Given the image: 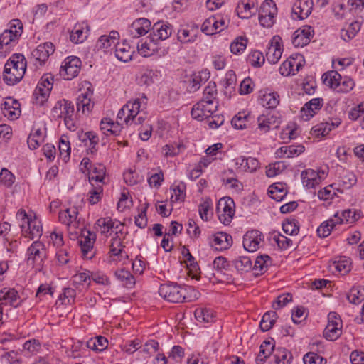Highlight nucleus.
Wrapping results in <instances>:
<instances>
[{
	"instance_id": "f257e3e1",
	"label": "nucleus",
	"mask_w": 364,
	"mask_h": 364,
	"mask_svg": "<svg viewBox=\"0 0 364 364\" xmlns=\"http://www.w3.org/2000/svg\"><path fill=\"white\" fill-rule=\"evenodd\" d=\"M26 60L22 54H14L4 65V80L8 85H14L23 77Z\"/></svg>"
},
{
	"instance_id": "f03ea898",
	"label": "nucleus",
	"mask_w": 364,
	"mask_h": 364,
	"mask_svg": "<svg viewBox=\"0 0 364 364\" xmlns=\"http://www.w3.org/2000/svg\"><path fill=\"white\" fill-rule=\"evenodd\" d=\"M186 289L174 283L163 284L159 289V295L165 300L172 303L186 301Z\"/></svg>"
},
{
	"instance_id": "7ed1b4c3",
	"label": "nucleus",
	"mask_w": 364,
	"mask_h": 364,
	"mask_svg": "<svg viewBox=\"0 0 364 364\" xmlns=\"http://www.w3.org/2000/svg\"><path fill=\"white\" fill-rule=\"evenodd\" d=\"M234 206L235 203L230 198H223L219 200L216 212L221 223L228 225L231 222L235 214Z\"/></svg>"
},
{
	"instance_id": "20e7f679",
	"label": "nucleus",
	"mask_w": 364,
	"mask_h": 364,
	"mask_svg": "<svg viewBox=\"0 0 364 364\" xmlns=\"http://www.w3.org/2000/svg\"><path fill=\"white\" fill-rule=\"evenodd\" d=\"M27 262L29 265L42 266L43 260L46 257V250L45 245L38 241H35L28 248Z\"/></svg>"
},
{
	"instance_id": "39448f33",
	"label": "nucleus",
	"mask_w": 364,
	"mask_h": 364,
	"mask_svg": "<svg viewBox=\"0 0 364 364\" xmlns=\"http://www.w3.org/2000/svg\"><path fill=\"white\" fill-rule=\"evenodd\" d=\"M81 60L77 57H68L61 65L60 75L67 80L76 77L80 70Z\"/></svg>"
},
{
	"instance_id": "423d86ee",
	"label": "nucleus",
	"mask_w": 364,
	"mask_h": 364,
	"mask_svg": "<svg viewBox=\"0 0 364 364\" xmlns=\"http://www.w3.org/2000/svg\"><path fill=\"white\" fill-rule=\"evenodd\" d=\"M218 109V102H199L193 105L191 109V116L193 119L202 121L212 117Z\"/></svg>"
},
{
	"instance_id": "0eeeda50",
	"label": "nucleus",
	"mask_w": 364,
	"mask_h": 364,
	"mask_svg": "<svg viewBox=\"0 0 364 364\" xmlns=\"http://www.w3.org/2000/svg\"><path fill=\"white\" fill-rule=\"evenodd\" d=\"M23 29V25L20 20L14 19L11 21L10 28L5 30L0 35V46H8L11 42L17 39L21 35Z\"/></svg>"
},
{
	"instance_id": "6e6552de",
	"label": "nucleus",
	"mask_w": 364,
	"mask_h": 364,
	"mask_svg": "<svg viewBox=\"0 0 364 364\" xmlns=\"http://www.w3.org/2000/svg\"><path fill=\"white\" fill-rule=\"evenodd\" d=\"M96 240V235L90 230L82 231V235L78 241L83 257L92 259L95 255L93 246Z\"/></svg>"
},
{
	"instance_id": "1a4fd4ad",
	"label": "nucleus",
	"mask_w": 364,
	"mask_h": 364,
	"mask_svg": "<svg viewBox=\"0 0 364 364\" xmlns=\"http://www.w3.org/2000/svg\"><path fill=\"white\" fill-rule=\"evenodd\" d=\"M264 240L263 234L257 230L247 231L243 236V247L250 252H253L259 248V244Z\"/></svg>"
},
{
	"instance_id": "9d476101",
	"label": "nucleus",
	"mask_w": 364,
	"mask_h": 364,
	"mask_svg": "<svg viewBox=\"0 0 364 364\" xmlns=\"http://www.w3.org/2000/svg\"><path fill=\"white\" fill-rule=\"evenodd\" d=\"M227 27L226 21L223 17L213 16L207 18L203 23L201 31L206 35H213L223 31Z\"/></svg>"
},
{
	"instance_id": "9b49d317",
	"label": "nucleus",
	"mask_w": 364,
	"mask_h": 364,
	"mask_svg": "<svg viewBox=\"0 0 364 364\" xmlns=\"http://www.w3.org/2000/svg\"><path fill=\"white\" fill-rule=\"evenodd\" d=\"M172 31L173 29L171 25L163 22H157L153 25L149 38L151 42L156 43L159 41H164L171 35Z\"/></svg>"
},
{
	"instance_id": "f8f14e48",
	"label": "nucleus",
	"mask_w": 364,
	"mask_h": 364,
	"mask_svg": "<svg viewBox=\"0 0 364 364\" xmlns=\"http://www.w3.org/2000/svg\"><path fill=\"white\" fill-rule=\"evenodd\" d=\"M151 21L145 18L136 19L128 28L129 35L136 38L146 35L151 29Z\"/></svg>"
},
{
	"instance_id": "ddd939ff",
	"label": "nucleus",
	"mask_w": 364,
	"mask_h": 364,
	"mask_svg": "<svg viewBox=\"0 0 364 364\" xmlns=\"http://www.w3.org/2000/svg\"><path fill=\"white\" fill-rule=\"evenodd\" d=\"M282 39L279 36H274L269 43L266 53V58L271 64L277 63L282 54Z\"/></svg>"
},
{
	"instance_id": "4468645a",
	"label": "nucleus",
	"mask_w": 364,
	"mask_h": 364,
	"mask_svg": "<svg viewBox=\"0 0 364 364\" xmlns=\"http://www.w3.org/2000/svg\"><path fill=\"white\" fill-rule=\"evenodd\" d=\"M313 5L312 0H296L292 6V14L300 20L306 18L312 11Z\"/></svg>"
},
{
	"instance_id": "2eb2a0df",
	"label": "nucleus",
	"mask_w": 364,
	"mask_h": 364,
	"mask_svg": "<svg viewBox=\"0 0 364 364\" xmlns=\"http://www.w3.org/2000/svg\"><path fill=\"white\" fill-rule=\"evenodd\" d=\"M311 28L309 26H303L294 33L292 43L295 47H304L309 43L312 37Z\"/></svg>"
},
{
	"instance_id": "dca6fc26",
	"label": "nucleus",
	"mask_w": 364,
	"mask_h": 364,
	"mask_svg": "<svg viewBox=\"0 0 364 364\" xmlns=\"http://www.w3.org/2000/svg\"><path fill=\"white\" fill-rule=\"evenodd\" d=\"M138 52L144 57H149L152 55L154 53H158L159 55H165L168 53V48H158L157 43L151 42L147 43L146 41L142 42L141 44H137Z\"/></svg>"
},
{
	"instance_id": "f3484780",
	"label": "nucleus",
	"mask_w": 364,
	"mask_h": 364,
	"mask_svg": "<svg viewBox=\"0 0 364 364\" xmlns=\"http://www.w3.org/2000/svg\"><path fill=\"white\" fill-rule=\"evenodd\" d=\"M232 245V236L225 232H218L213 236L210 242L211 247L217 250H224L230 248Z\"/></svg>"
},
{
	"instance_id": "a211bd4d",
	"label": "nucleus",
	"mask_w": 364,
	"mask_h": 364,
	"mask_svg": "<svg viewBox=\"0 0 364 364\" xmlns=\"http://www.w3.org/2000/svg\"><path fill=\"white\" fill-rule=\"evenodd\" d=\"M340 124L341 120L339 119H331V122H321L311 128V134L317 137L320 136H326L332 130V129L337 127Z\"/></svg>"
},
{
	"instance_id": "6ab92c4d",
	"label": "nucleus",
	"mask_w": 364,
	"mask_h": 364,
	"mask_svg": "<svg viewBox=\"0 0 364 364\" xmlns=\"http://www.w3.org/2000/svg\"><path fill=\"white\" fill-rule=\"evenodd\" d=\"M54 52L53 45L51 43H45L39 45L33 50L32 56L40 63H44L52 53Z\"/></svg>"
},
{
	"instance_id": "aec40b11",
	"label": "nucleus",
	"mask_w": 364,
	"mask_h": 364,
	"mask_svg": "<svg viewBox=\"0 0 364 364\" xmlns=\"http://www.w3.org/2000/svg\"><path fill=\"white\" fill-rule=\"evenodd\" d=\"M323 106V99L314 98L306 102L301 110V117L304 120H309Z\"/></svg>"
},
{
	"instance_id": "412c9836",
	"label": "nucleus",
	"mask_w": 364,
	"mask_h": 364,
	"mask_svg": "<svg viewBox=\"0 0 364 364\" xmlns=\"http://www.w3.org/2000/svg\"><path fill=\"white\" fill-rule=\"evenodd\" d=\"M235 163L239 168L244 171L254 172L259 166L258 160L252 157L240 156L235 159Z\"/></svg>"
},
{
	"instance_id": "4be33fe9",
	"label": "nucleus",
	"mask_w": 364,
	"mask_h": 364,
	"mask_svg": "<svg viewBox=\"0 0 364 364\" xmlns=\"http://www.w3.org/2000/svg\"><path fill=\"white\" fill-rule=\"evenodd\" d=\"M92 92L87 90L85 93H81L77 98V110L80 112L82 110L83 114L89 113L94 105V103L91 102V96Z\"/></svg>"
},
{
	"instance_id": "5701e85b",
	"label": "nucleus",
	"mask_w": 364,
	"mask_h": 364,
	"mask_svg": "<svg viewBox=\"0 0 364 364\" xmlns=\"http://www.w3.org/2000/svg\"><path fill=\"white\" fill-rule=\"evenodd\" d=\"M134 53V50L127 43L126 41L115 45V56L120 61L128 62L131 60Z\"/></svg>"
},
{
	"instance_id": "b1692460",
	"label": "nucleus",
	"mask_w": 364,
	"mask_h": 364,
	"mask_svg": "<svg viewBox=\"0 0 364 364\" xmlns=\"http://www.w3.org/2000/svg\"><path fill=\"white\" fill-rule=\"evenodd\" d=\"M26 228L23 232V235L26 237H28L31 240L40 237L42 235V227L37 224L36 221H32L31 220H27L26 221Z\"/></svg>"
},
{
	"instance_id": "393cba45",
	"label": "nucleus",
	"mask_w": 364,
	"mask_h": 364,
	"mask_svg": "<svg viewBox=\"0 0 364 364\" xmlns=\"http://www.w3.org/2000/svg\"><path fill=\"white\" fill-rule=\"evenodd\" d=\"M88 31L89 27L87 25H85V26L81 24L75 25L70 33V41L75 43L83 42L87 38Z\"/></svg>"
},
{
	"instance_id": "a878e982",
	"label": "nucleus",
	"mask_w": 364,
	"mask_h": 364,
	"mask_svg": "<svg viewBox=\"0 0 364 364\" xmlns=\"http://www.w3.org/2000/svg\"><path fill=\"white\" fill-rule=\"evenodd\" d=\"M141 105V102L139 99H136L134 101H129L124 105V107L129 114V115L125 118L126 124L128 125L130 121L133 122L134 120V118H136L140 112Z\"/></svg>"
},
{
	"instance_id": "bb28decb",
	"label": "nucleus",
	"mask_w": 364,
	"mask_h": 364,
	"mask_svg": "<svg viewBox=\"0 0 364 364\" xmlns=\"http://www.w3.org/2000/svg\"><path fill=\"white\" fill-rule=\"evenodd\" d=\"M122 225L121 223L119 224V225ZM95 228L97 231H100L101 234L105 235L113 228L117 229L119 225H115V223L111 218H101L97 220Z\"/></svg>"
},
{
	"instance_id": "cd10ccee",
	"label": "nucleus",
	"mask_w": 364,
	"mask_h": 364,
	"mask_svg": "<svg viewBox=\"0 0 364 364\" xmlns=\"http://www.w3.org/2000/svg\"><path fill=\"white\" fill-rule=\"evenodd\" d=\"M18 299V292L14 289L4 288L0 291V301H4L1 304H9L11 306H16V301Z\"/></svg>"
},
{
	"instance_id": "c85d7f7f",
	"label": "nucleus",
	"mask_w": 364,
	"mask_h": 364,
	"mask_svg": "<svg viewBox=\"0 0 364 364\" xmlns=\"http://www.w3.org/2000/svg\"><path fill=\"white\" fill-rule=\"evenodd\" d=\"M301 177L304 186L307 188L314 187L319 179L318 173L313 169L303 171Z\"/></svg>"
},
{
	"instance_id": "c756f323",
	"label": "nucleus",
	"mask_w": 364,
	"mask_h": 364,
	"mask_svg": "<svg viewBox=\"0 0 364 364\" xmlns=\"http://www.w3.org/2000/svg\"><path fill=\"white\" fill-rule=\"evenodd\" d=\"M304 146L303 145H290L288 146H282L277 151L278 156L282 157V155L286 154L288 158L299 156L304 151Z\"/></svg>"
},
{
	"instance_id": "7c9ffc66",
	"label": "nucleus",
	"mask_w": 364,
	"mask_h": 364,
	"mask_svg": "<svg viewBox=\"0 0 364 364\" xmlns=\"http://www.w3.org/2000/svg\"><path fill=\"white\" fill-rule=\"evenodd\" d=\"M323 83L332 89H337L341 81V75L335 70L324 73L322 76Z\"/></svg>"
},
{
	"instance_id": "2f4dec72",
	"label": "nucleus",
	"mask_w": 364,
	"mask_h": 364,
	"mask_svg": "<svg viewBox=\"0 0 364 364\" xmlns=\"http://www.w3.org/2000/svg\"><path fill=\"white\" fill-rule=\"evenodd\" d=\"M274 348V344L269 341H264L260 346L259 353L256 358L257 364H262L270 356Z\"/></svg>"
},
{
	"instance_id": "473e14b6",
	"label": "nucleus",
	"mask_w": 364,
	"mask_h": 364,
	"mask_svg": "<svg viewBox=\"0 0 364 364\" xmlns=\"http://www.w3.org/2000/svg\"><path fill=\"white\" fill-rule=\"evenodd\" d=\"M233 264L240 273L247 272L252 268V261L249 257L240 256L232 261Z\"/></svg>"
},
{
	"instance_id": "72a5a7b5",
	"label": "nucleus",
	"mask_w": 364,
	"mask_h": 364,
	"mask_svg": "<svg viewBox=\"0 0 364 364\" xmlns=\"http://www.w3.org/2000/svg\"><path fill=\"white\" fill-rule=\"evenodd\" d=\"M117 278L123 283L127 288H132L135 284L134 276L124 269H118L114 273Z\"/></svg>"
},
{
	"instance_id": "f704fd0d",
	"label": "nucleus",
	"mask_w": 364,
	"mask_h": 364,
	"mask_svg": "<svg viewBox=\"0 0 364 364\" xmlns=\"http://www.w3.org/2000/svg\"><path fill=\"white\" fill-rule=\"evenodd\" d=\"M82 141L85 142V144L89 146L88 152L93 154L97 152L96 146L98 144V136L92 132H87L84 134L81 139Z\"/></svg>"
},
{
	"instance_id": "c9c22d12",
	"label": "nucleus",
	"mask_w": 364,
	"mask_h": 364,
	"mask_svg": "<svg viewBox=\"0 0 364 364\" xmlns=\"http://www.w3.org/2000/svg\"><path fill=\"white\" fill-rule=\"evenodd\" d=\"M216 85L214 82H209L203 91V99L200 102H218L216 101L217 96Z\"/></svg>"
},
{
	"instance_id": "e433bc0d",
	"label": "nucleus",
	"mask_w": 364,
	"mask_h": 364,
	"mask_svg": "<svg viewBox=\"0 0 364 364\" xmlns=\"http://www.w3.org/2000/svg\"><path fill=\"white\" fill-rule=\"evenodd\" d=\"M277 314L275 311H269L266 312L262 318L259 324V327L262 331H269L277 320Z\"/></svg>"
},
{
	"instance_id": "4c0bfd02",
	"label": "nucleus",
	"mask_w": 364,
	"mask_h": 364,
	"mask_svg": "<svg viewBox=\"0 0 364 364\" xmlns=\"http://www.w3.org/2000/svg\"><path fill=\"white\" fill-rule=\"evenodd\" d=\"M287 193V191L282 183H274L270 186L268 190L269 196L277 201H281Z\"/></svg>"
},
{
	"instance_id": "58836bf2",
	"label": "nucleus",
	"mask_w": 364,
	"mask_h": 364,
	"mask_svg": "<svg viewBox=\"0 0 364 364\" xmlns=\"http://www.w3.org/2000/svg\"><path fill=\"white\" fill-rule=\"evenodd\" d=\"M107 339L102 336H97L95 338H91L86 343L88 348L99 351L105 350L107 347Z\"/></svg>"
},
{
	"instance_id": "ea45409f",
	"label": "nucleus",
	"mask_w": 364,
	"mask_h": 364,
	"mask_svg": "<svg viewBox=\"0 0 364 364\" xmlns=\"http://www.w3.org/2000/svg\"><path fill=\"white\" fill-rule=\"evenodd\" d=\"M279 102V96L277 92H269L263 95L261 98L262 105L268 108H275Z\"/></svg>"
},
{
	"instance_id": "a19ab883",
	"label": "nucleus",
	"mask_w": 364,
	"mask_h": 364,
	"mask_svg": "<svg viewBox=\"0 0 364 364\" xmlns=\"http://www.w3.org/2000/svg\"><path fill=\"white\" fill-rule=\"evenodd\" d=\"M106 173L105 166L102 164H95L90 174L89 181H95L104 183V179Z\"/></svg>"
},
{
	"instance_id": "79ce46f5",
	"label": "nucleus",
	"mask_w": 364,
	"mask_h": 364,
	"mask_svg": "<svg viewBox=\"0 0 364 364\" xmlns=\"http://www.w3.org/2000/svg\"><path fill=\"white\" fill-rule=\"evenodd\" d=\"M185 149V146L182 143H174L165 145L163 149V154L165 157H173Z\"/></svg>"
},
{
	"instance_id": "37998d69",
	"label": "nucleus",
	"mask_w": 364,
	"mask_h": 364,
	"mask_svg": "<svg viewBox=\"0 0 364 364\" xmlns=\"http://www.w3.org/2000/svg\"><path fill=\"white\" fill-rule=\"evenodd\" d=\"M338 222H336L334 218H331L326 221L323 222L321 225L317 228V234L320 237H326L328 236Z\"/></svg>"
},
{
	"instance_id": "c03bdc74",
	"label": "nucleus",
	"mask_w": 364,
	"mask_h": 364,
	"mask_svg": "<svg viewBox=\"0 0 364 364\" xmlns=\"http://www.w3.org/2000/svg\"><path fill=\"white\" fill-rule=\"evenodd\" d=\"M194 315L198 321L210 323L213 321L214 315L211 309H197L195 310Z\"/></svg>"
},
{
	"instance_id": "a18cd8bd",
	"label": "nucleus",
	"mask_w": 364,
	"mask_h": 364,
	"mask_svg": "<svg viewBox=\"0 0 364 364\" xmlns=\"http://www.w3.org/2000/svg\"><path fill=\"white\" fill-rule=\"evenodd\" d=\"M277 9L272 0H266L261 5L259 16H275Z\"/></svg>"
},
{
	"instance_id": "49530a36",
	"label": "nucleus",
	"mask_w": 364,
	"mask_h": 364,
	"mask_svg": "<svg viewBox=\"0 0 364 364\" xmlns=\"http://www.w3.org/2000/svg\"><path fill=\"white\" fill-rule=\"evenodd\" d=\"M213 269L215 271L214 274H225V271L228 269L230 266L229 262L226 258L223 257H216L213 262Z\"/></svg>"
},
{
	"instance_id": "de8ad7c7",
	"label": "nucleus",
	"mask_w": 364,
	"mask_h": 364,
	"mask_svg": "<svg viewBox=\"0 0 364 364\" xmlns=\"http://www.w3.org/2000/svg\"><path fill=\"white\" fill-rule=\"evenodd\" d=\"M59 151L64 160H68L70 155V144L68 137L66 135H62L59 140Z\"/></svg>"
},
{
	"instance_id": "09e8293b",
	"label": "nucleus",
	"mask_w": 364,
	"mask_h": 364,
	"mask_svg": "<svg viewBox=\"0 0 364 364\" xmlns=\"http://www.w3.org/2000/svg\"><path fill=\"white\" fill-rule=\"evenodd\" d=\"M284 232L290 235H296L299 232V222L295 219H288L282 224Z\"/></svg>"
},
{
	"instance_id": "8fccbe9b",
	"label": "nucleus",
	"mask_w": 364,
	"mask_h": 364,
	"mask_svg": "<svg viewBox=\"0 0 364 364\" xmlns=\"http://www.w3.org/2000/svg\"><path fill=\"white\" fill-rule=\"evenodd\" d=\"M276 364H290L292 355L285 348H279L274 355Z\"/></svg>"
},
{
	"instance_id": "3c124183",
	"label": "nucleus",
	"mask_w": 364,
	"mask_h": 364,
	"mask_svg": "<svg viewBox=\"0 0 364 364\" xmlns=\"http://www.w3.org/2000/svg\"><path fill=\"white\" fill-rule=\"evenodd\" d=\"M341 328L333 326V324H327L324 331V337L329 341H335L341 335Z\"/></svg>"
},
{
	"instance_id": "603ef678",
	"label": "nucleus",
	"mask_w": 364,
	"mask_h": 364,
	"mask_svg": "<svg viewBox=\"0 0 364 364\" xmlns=\"http://www.w3.org/2000/svg\"><path fill=\"white\" fill-rule=\"evenodd\" d=\"M255 9L254 4L242 3L237 7V15L241 18H249L252 15V10Z\"/></svg>"
},
{
	"instance_id": "864d4df0",
	"label": "nucleus",
	"mask_w": 364,
	"mask_h": 364,
	"mask_svg": "<svg viewBox=\"0 0 364 364\" xmlns=\"http://www.w3.org/2000/svg\"><path fill=\"white\" fill-rule=\"evenodd\" d=\"M247 39L242 36L237 37L230 46V50L234 54L242 52L247 46Z\"/></svg>"
},
{
	"instance_id": "5fc2aeb1",
	"label": "nucleus",
	"mask_w": 364,
	"mask_h": 364,
	"mask_svg": "<svg viewBox=\"0 0 364 364\" xmlns=\"http://www.w3.org/2000/svg\"><path fill=\"white\" fill-rule=\"evenodd\" d=\"M249 116L244 112H239L231 121L232 125L237 129H242L247 127Z\"/></svg>"
},
{
	"instance_id": "6e6d98bb",
	"label": "nucleus",
	"mask_w": 364,
	"mask_h": 364,
	"mask_svg": "<svg viewBox=\"0 0 364 364\" xmlns=\"http://www.w3.org/2000/svg\"><path fill=\"white\" fill-rule=\"evenodd\" d=\"M248 62L254 67H260L264 63L265 58L262 53L258 50L251 52L247 57Z\"/></svg>"
},
{
	"instance_id": "4d7b16f0",
	"label": "nucleus",
	"mask_w": 364,
	"mask_h": 364,
	"mask_svg": "<svg viewBox=\"0 0 364 364\" xmlns=\"http://www.w3.org/2000/svg\"><path fill=\"white\" fill-rule=\"evenodd\" d=\"M43 141L42 132L40 129H37L34 133L31 134L28 138V145L31 149H36Z\"/></svg>"
},
{
	"instance_id": "13d9d810",
	"label": "nucleus",
	"mask_w": 364,
	"mask_h": 364,
	"mask_svg": "<svg viewBox=\"0 0 364 364\" xmlns=\"http://www.w3.org/2000/svg\"><path fill=\"white\" fill-rule=\"evenodd\" d=\"M15 181V176L7 168H2L0 173V183L6 186L11 187Z\"/></svg>"
},
{
	"instance_id": "bf43d9fd",
	"label": "nucleus",
	"mask_w": 364,
	"mask_h": 364,
	"mask_svg": "<svg viewBox=\"0 0 364 364\" xmlns=\"http://www.w3.org/2000/svg\"><path fill=\"white\" fill-rule=\"evenodd\" d=\"M296 64V61L294 59L287 60L280 65L279 67V73L283 76H288L291 74L295 75L294 66Z\"/></svg>"
},
{
	"instance_id": "052dcab7",
	"label": "nucleus",
	"mask_w": 364,
	"mask_h": 364,
	"mask_svg": "<svg viewBox=\"0 0 364 364\" xmlns=\"http://www.w3.org/2000/svg\"><path fill=\"white\" fill-rule=\"evenodd\" d=\"M196 35L186 28L181 29L178 32V40L182 43L194 42Z\"/></svg>"
},
{
	"instance_id": "680f3d73",
	"label": "nucleus",
	"mask_w": 364,
	"mask_h": 364,
	"mask_svg": "<svg viewBox=\"0 0 364 364\" xmlns=\"http://www.w3.org/2000/svg\"><path fill=\"white\" fill-rule=\"evenodd\" d=\"M273 240L277 244L280 249L286 250L293 245V241L287 237L278 234L273 236Z\"/></svg>"
},
{
	"instance_id": "e2e57ef3",
	"label": "nucleus",
	"mask_w": 364,
	"mask_h": 364,
	"mask_svg": "<svg viewBox=\"0 0 364 364\" xmlns=\"http://www.w3.org/2000/svg\"><path fill=\"white\" fill-rule=\"evenodd\" d=\"M124 246L121 239L117 235L112 239V242L110 245V252L112 255L117 256L122 252Z\"/></svg>"
},
{
	"instance_id": "0e129e2a",
	"label": "nucleus",
	"mask_w": 364,
	"mask_h": 364,
	"mask_svg": "<svg viewBox=\"0 0 364 364\" xmlns=\"http://www.w3.org/2000/svg\"><path fill=\"white\" fill-rule=\"evenodd\" d=\"M172 193L171 196V202L176 203L178 201H183L186 193H184L183 188L180 186H177L171 189Z\"/></svg>"
},
{
	"instance_id": "69168bd1",
	"label": "nucleus",
	"mask_w": 364,
	"mask_h": 364,
	"mask_svg": "<svg viewBox=\"0 0 364 364\" xmlns=\"http://www.w3.org/2000/svg\"><path fill=\"white\" fill-rule=\"evenodd\" d=\"M292 300V296L290 294H282L279 296L277 300L272 304L274 309H279Z\"/></svg>"
},
{
	"instance_id": "338daca9",
	"label": "nucleus",
	"mask_w": 364,
	"mask_h": 364,
	"mask_svg": "<svg viewBox=\"0 0 364 364\" xmlns=\"http://www.w3.org/2000/svg\"><path fill=\"white\" fill-rule=\"evenodd\" d=\"M304 364H323V358L318 354L310 352L304 356Z\"/></svg>"
},
{
	"instance_id": "774afa93",
	"label": "nucleus",
	"mask_w": 364,
	"mask_h": 364,
	"mask_svg": "<svg viewBox=\"0 0 364 364\" xmlns=\"http://www.w3.org/2000/svg\"><path fill=\"white\" fill-rule=\"evenodd\" d=\"M102 193V188L101 186H98L97 187H93L92 190L89 191V198L88 200L91 204L97 203L100 198Z\"/></svg>"
}]
</instances>
